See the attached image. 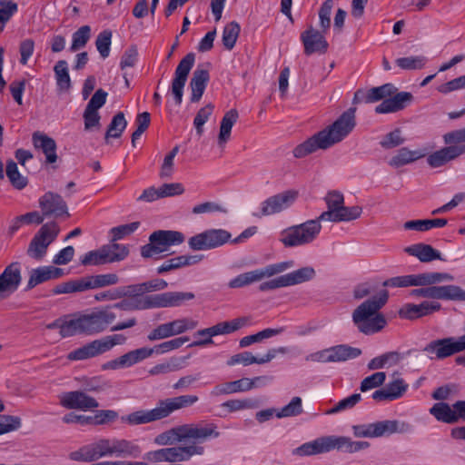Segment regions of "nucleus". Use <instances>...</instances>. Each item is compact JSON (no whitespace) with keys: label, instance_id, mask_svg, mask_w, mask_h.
Returning <instances> with one entry per match:
<instances>
[{"label":"nucleus","instance_id":"obj_49","mask_svg":"<svg viewBox=\"0 0 465 465\" xmlns=\"http://www.w3.org/2000/svg\"><path fill=\"white\" fill-rule=\"evenodd\" d=\"M5 173L13 187L17 190L24 189L28 183L27 178L19 173L17 164L13 160L6 163Z\"/></svg>","mask_w":465,"mask_h":465},{"label":"nucleus","instance_id":"obj_58","mask_svg":"<svg viewBox=\"0 0 465 465\" xmlns=\"http://www.w3.org/2000/svg\"><path fill=\"white\" fill-rule=\"evenodd\" d=\"M228 411L234 412L242 410L255 409L259 406V401L254 399L229 400L222 404Z\"/></svg>","mask_w":465,"mask_h":465},{"label":"nucleus","instance_id":"obj_11","mask_svg":"<svg viewBox=\"0 0 465 465\" xmlns=\"http://www.w3.org/2000/svg\"><path fill=\"white\" fill-rule=\"evenodd\" d=\"M293 261H286L269 264L263 268L241 273L228 282L232 289H238L248 286L253 282L262 281L264 278L272 277L293 267Z\"/></svg>","mask_w":465,"mask_h":465},{"label":"nucleus","instance_id":"obj_18","mask_svg":"<svg viewBox=\"0 0 465 465\" xmlns=\"http://www.w3.org/2000/svg\"><path fill=\"white\" fill-rule=\"evenodd\" d=\"M195 62V54L193 53L187 54L178 64L174 77L171 84V92L176 105H181L183 97V88L187 82L190 71L193 67Z\"/></svg>","mask_w":465,"mask_h":465},{"label":"nucleus","instance_id":"obj_38","mask_svg":"<svg viewBox=\"0 0 465 465\" xmlns=\"http://www.w3.org/2000/svg\"><path fill=\"white\" fill-rule=\"evenodd\" d=\"M254 381H249V378H242L237 381L224 382L216 386L213 393L220 395L248 391L253 389Z\"/></svg>","mask_w":465,"mask_h":465},{"label":"nucleus","instance_id":"obj_24","mask_svg":"<svg viewBox=\"0 0 465 465\" xmlns=\"http://www.w3.org/2000/svg\"><path fill=\"white\" fill-rule=\"evenodd\" d=\"M152 356L150 348L142 347L130 351L124 355L109 361L103 364V370H119L124 368H130L136 363L143 361Z\"/></svg>","mask_w":465,"mask_h":465},{"label":"nucleus","instance_id":"obj_42","mask_svg":"<svg viewBox=\"0 0 465 465\" xmlns=\"http://www.w3.org/2000/svg\"><path fill=\"white\" fill-rule=\"evenodd\" d=\"M361 354L359 348H354L347 344H340L330 347L331 362L345 361L348 360L355 359Z\"/></svg>","mask_w":465,"mask_h":465},{"label":"nucleus","instance_id":"obj_21","mask_svg":"<svg viewBox=\"0 0 465 465\" xmlns=\"http://www.w3.org/2000/svg\"><path fill=\"white\" fill-rule=\"evenodd\" d=\"M60 405L67 410H79L83 411L95 409L99 402L84 391H72L59 395Z\"/></svg>","mask_w":465,"mask_h":465},{"label":"nucleus","instance_id":"obj_2","mask_svg":"<svg viewBox=\"0 0 465 465\" xmlns=\"http://www.w3.org/2000/svg\"><path fill=\"white\" fill-rule=\"evenodd\" d=\"M355 112L356 108H349L332 124L295 146L293 156L303 158L319 149L326 150L342 141L356 125Z\"/></svg>","mask_w":465,"mask_h":465},{"label":"nucleus","instance_id":"obj_43","mask_svg":"<svg viewBox=\"0 0 465 465\" xmlns=\"http://www.w3.org/2000/svg\"><path fill=\"white\" fill-rule=\"evenodd\" d=\"M239 114L236 109H231L225 113L221 121L220 125V133L218 135L219 145L222 146L229 141L231 137L232 128L233 124L237 122Z\"/></svg>","mask_w":465,"mask_h":465},{"label":"nucleus","instance_id":"obj_29","mask_svg":"<svg viewBox=\"0 0 465 465\" xmlns=\"http://www.w3.org/2000/svg\"><path fill=\"white\" fill-rule=\"evenodd\" d=\"M397 92V88L392 84H384L378 87H372L367 92L358 90L354 94L353 103H375L380 100H385Z\"/></svg>","mask_w":465,"mask_h":465},{"label":"nucleus","instance_id":"obj_25","mask_svg":"<svg viewBox=\"0 0 465 465\" xmlns=\"http://www.w3.org/2000/svg\"><path fill=\"white\" fill-rule=\"evenodd\" d=\"M413 101V95L409 92L395 93L383 100L375 107L376 114H391L403 110Z\"/></svg>","mask_w":465,"mask_h":465},{"label":"nucleus","instance_id":"obj_32","mask_svg":"<svg viewBox=\"0 0 465 465\" xmlns=\"http://www.w3.org/2000/svg\"><path fill=\"white\" fill-rule=\"evenodd\" d=\"M362 213V208L359 205L346 207L344 203L336 212H323L319 218L322 221L332 223L350 222L358 219Z\"/></svg>","mask_w":465,"mask_h":465},{"label":"nucleus","instance_id":"obj_15","mask_svg":"<svg viewBox=\"0 0 465 465\" xmlns=\"http://www.w3.org/2000/svg\"><path fill=\"white\" fill-rule=\"evenodd\" d=\"M60 228L55 222L42 225L38 232L32 239L27 254L36 260H41L46 253L47 247L57 237Z\"/></svg>","mask_w":465,"mask_h":465},{"label":"nucleus","instance_id":"obj_52","mask_svg":"<svg viewBox=\"0 0 465 465\" xmlns=\"http://www.w3.org/2000/svg\"><path fill=\"white\" fill-rule=\"evenodd\" d=\"M112 308L120 309L123 311H135V310H147L152 308L151 296L147 295L143 299L137 301L123 300L120 302L109 306Z\"/></svg>","mask_w":465,"mask_h":465},{"label":"nucleus","instance_id":"obj_37","mask_svg":"<svg viewBox=\"0 0 465 465\" xmlns=\"http://www.w3.org/2000/svg\"><path fill=\"white\" fill-rule=\"evenodd\" d=\"M404 251L408 254L417 257L421 262H430L434 260L443 261L441 253L430 244L416 243L406 247Z\"/></svg>","mask_w":465,"mask_h":465},{"label":"nucleus","instance_id":"obj_41","mask_svg":"<svg viewBox=\"0 0 465 465\" xmlns=\"http://www.w3.org/2000/svg\"><path fill=\"white\" fill-rule=\"evenodd\" d=\"M424 156V152L411 151L409 150L407 147H402L400 150H398L397 153L390 159L389 164L394 168H399L403 165L411 163Z\"/></svg>","mask_w":465,"mask_h":465},{"label":"nucleus","instance_id":"obj_4","mask_svg":"<svg viewBox=\"0 0 465 465\" xmlns=\"http://www.w3.org/2000/svg\"><path fill=\"white\" fill-rule=\"evenodd\" d=\"M388 298V291L381 290L378 294L371 296L354 310L352 321L361 332L370 335L385 327L386 320L378 312L385 305Z\"/></svg>","mask_w":465,"mask_h":465},{"label":"nucleus","instance_id":"obj_13","mask_svg":"<svg viewBox=\"0 0 465 465\" xmlns=\"http://www.w3.org/2000/svg\"><path fill=\"white\" fill-rule=\"evenodd\" d=\"M250 317H239L196 331V335H206V339L194 341L190 347H203L213 343V337L226 335L237 331L250 323Z\"/></svg>","mask_w":465,"mask_h":465},{"label":"nucleus","instance_id":"obj_36","mask_svg":"<svg viewBox=\"0 0 465 465\" xmlns=\"http://www.w3.org/2000/svg\"><path fill=\"white\" fill-rule=\"evenodd\" d=\"M63 275V270L54 266H44L34 269L30 272V278L27 282V289H32L36 285L51 279H58Z\"/></svg>","mask_w":465,"mask_h":465},{"label":"nucleus","instance_id":"obj_27","mask_svg":"<svg viewBox=\"0 0 465 465\" xmlns=\"http://www.w3.org/2000/svg\"><path fill=\"white\" fill-rule=\"evenodd\" d=\"M465 153V144L450 145L443 147L427 157L428 164L432 168H438L445 165Z\"/></svg>","mask_w":465,"mask_h":465},{"label":"nucleus","instance_id":"obj_7","mask_svg":"<svg viewBox=\"0 0 465 465\" xmlns=\"http://www.w3.org/2000/svg\"><path fill=\"white\" fill-rule=\"evenodd\" d=\"M369 446L368 441H355L346 436H324L302 444L292 450V454L301 457L312 456L333 450L345 453H355L369 448Z\"/></svg>","mask_w":465,"mask_h":465},{"label":"nucleus","instance_id":"obj_31","mask_svg":"<svg viewBox=\"0 0 465 465\" xmlns=\"http://www.w3.org/2000/svg\"><path fill=\"white\" fill-rule=\"evenodd\" d=\"M412 430V425L406 421L386 420L373 422V432L375 438L390 436L393 433H409Z\"/></svg>","mask_w":465,"mask_h":465},{"label":"nucleus","instance_id":"obj_47","mask_svg":"<svg viewBox=\"0 0 465 465\" xmlns=\"http://www.w3.org/2000/svg\"><path fill=\"white\" fill-rule=\"evenodd\" d=\"M54 71L57 88L60 91H68L71 88V79L68 72L67 62L65 60L58 61L54 67Z\"/></svg>","mask_w":465,"mask_h":465},{"label":"nucleus","instance_id":"obj_64","mask_svg":"<svg viewBox=\"0 0 465 465\" xmlns=\"http://www.w3.org/2000/svg\"><path fill=\"white\" fill-rule=\"evenodd\" d=\"M106 254L104 253V251L103 249V246L94 251H90L86 252L82 258H81V263L84 266L88 265H102L106 264Z\"/></svg>","mask_w":465,"mask_h":465},{"label":"nucleus","instance_id":"obj_17","mask_svg":"<svg viewBox=\"0 0 465 465\" xmlns=\"http://www.w3.org/2000/svg\"><path fill=\"white\" fill-rule=\"evenodd\" d=\"M413 289L410 295L437 300L465 301V291L457 285L431 286Z\"/></svg>","mask_w":465,"mask_h":465},{"label":"nucleus","instance_id":"obj_33","mask_svg":"<svg viewBox=\"0 0 465 465\" xmlns=\"http://www.w3.org/2000/svg\"><path fill=\"white\" fill-rule=\"evenodd\" d=\"M35 148L41 149L45 155L46 163H54L57 160L55 141L41 132H35L32 135Z\"/></svg>","mask_w":465,"mask_h":465},{"label":"nucleus","instance_id":"obj_14","mask_svg":"<svg viewBox=\"0 0 465 465\" xmlns=\"http://www.w3.org/2000/svg\"><path fill=\"white\" fill-rule=\"evenodd\" d=\"M232 234L224 229H208L188 240L190 249L206 251L219 248L231 242Z\"/></svg>","mask_w":465,"mask_h":465},{"label":"nucleus","instance_id":"obj_16","mask_svg":"<svg viewBox=\"0 0 465 465\" xmlns=\"http://www.w3.org/2000/svg\"><path fill=\"white\" fill-rule=\"evenodd\" d=\"M314 276L315 271L312 267H302L290 273L262 282L259 285V290L261 292H267L278 288L292 286L308 282L313 279Z\"/></svg>","mask_w":465,"mask_h":465},{"label":"nucleus","instance_id":"obj_56","mask_svg":"<svg viewBox=\"0 0 465 465\" xmlns=\"http://www.w3.org/2000/svg\"><path fill=\"white\" fill-rule=\"evenodd\" d=\"M395 63L403 70H420L425 66L427 58L423 55L408 56L398 58Z\"/></svg>","mask_w":465,"mask_h":465},{"label":"nucleus","instance_id":"obj_59","mask_svg":"<svg viewBox=\"0 0 465 465\" xmlns=\"http://www.w3.org/2000/svg\"><path fill=\"white\" fill-rule=\"evenodd\" d=\"M91 36V27L89 25H83L73 34L72 45L70 50L74 52L83 48Z\"/></svg>","mask_w":465,"mask_h":465},{"label":"nucleus","instance_id":"obj_26","mask_svg":"<svg viewBox=\"0 0 465 465\" xmlns=\"http://www.w3.org/2000/svg\"><path fill=\"white\" fill-rule=\"evenodd\" d=\"M151 296L152 308L178 307L194 298L193 292H169Z\"/></svg>","mask_w":465,"mask_h":465},{"label":"nucleus","instance_id":"obj_51","mask_svg":"<svg viewBox=\"0 0 465 465\" xmlns=\"http://www.w3.org/2000/svg\"><path fill=\"white\" fill-rule=\"evenodd\" d=\"M283 328L279 329H264L255 334L244 336L240 340L239 345L241 348H245L252 345L254 342H259L264 339L271 338L272 336L278 335L283 331Z\"/></svg>","mask_w":465,"mask_h":465},{"label":"nucleus","instance_id":"obj_3","mask_svg":"<svg viewBox=\"0 0 465 465\" xmlns=\"http://www.w3.org/2000/svg\"><path fill=\"white\" fill-rule=\"evenodd\" d=\"M115 318L116 315L110 307L95 309L89 313L80 314L74 319L64 322L61 336L66 338L77 334L87 336L99 334L106 331Z\"/></svg>","mask_w":465,"mask_h":465},{"label":"nucleus","instance_id":"obj_1","mask_svg":"<svg viewBox=\"0 0 465 465\" xmlns=\"http://www.w3.org/2000/svg\"><path fill=\"white\" fill-rule=\"evenodd\" d=\"M143 448L137 440L123 438H99L69 453V459L78 462H93L105 457L131 458L141 457Z\"/></svg>","mask_w":465,"mask_h":465},{"label":"nucleus","instance_id":"obj_44","mask_svg":"<svg viewBox=\"0 0 465 465\" xmlns=\"http://www.w3.org/2000/svg\"><path fill=\"white\" fill-rule=\"evenodd\" d=\"M430 415H432L438 421L444 422L447 424H454L457 422L456 412L454 409L446 402H437L429 410Z\"/></svg>","mask_w":465,"mask_h":465},{"label":"nucleus","instance_id":"obj_12","mask_svg":"<svg viewBox=\"0 0 465 465\" xmlns=\"http://www.w3.org/2000/svg\"><path fill=\"white\" fill-rule=\"evenodd\" d=\"M453 281V276L447 272H424L390 278L383 282L384 287H409L430 285L441 282Z\"/></svg>","mask_w":465,"mask_h":465},{"label":"nucleus","instance_id":"obj_48","mask_svg":"<svg viewBox=\"0 0 465 465\" xmlns=\"http://www.w3.org/2000/svg\"><path fill=\"white\" fill-rule=\"evenodd\" d=\"M106 254L107 263L121 262L129 255V248L127 245L119 243H111L103 246Z\"/></svg>","mask_w":465,"mask_h":465},{"label":"nucleus","instance_id":"obj_62","mask_svg":"<svg viewBox=\"0 0 465 465\" xmlns=\"http://www.w3.org/2000/svg\"><path fill=\"white\" fill-rule=\"evenodd\" d=\"M213 104H208L197 112L193 120V125L199 136H201L203 134V125L209 120L210 116L213 114Z\"/></svg>","mask_w":465,"mask_h":465},{"label":"nucleus","instance_id":"obj_35","mask_svg":"<svg viewBox=\"0 0 465 465\" xmlns=\"http://www.w3.org/2000/svg\"><path fill=\"white\" fill-rule=\"evenodd\" d=\"M105 353L100 339L92 341L84 346L69 352L67 358L70 361H84L97 357Z\"/></svg>","mask_w":465,"mask_h":465},{"label":"nucleus","instance_id":"obj_54","mask_svg":"<svg viewBox=\"0 0 465 465\" xmlns=\"http://www.w3.org/2000/svg\"><path fill=\"white\" fill-rule=\"evenodd\" d=\"M171 337L193 330L198 322L193 319L182 318L166 322Z\"/></svg>","mask_w":465,"mask_h":465},{"label":"nucleus","instance_id":"obj_57","mask_svg":"<svg viewBox=\"0 0 465 465\" xmlns=\"http://www.w3.org/2000/svg\"><path fill=\"white\" fill-rule=\"evenodd\" d=\"M188 341H189L188 337L174 338L173 340L163 341L160 344H157L153 348H150V351H152V355L153 353L163 354V353H166V352H169L173 350H177V349L181 348Z\"/></svg>","mask_w":465,"mask_h":465},{"label":"nucleus","instance_id":"obj_50","mask_svg":"<svg viewBox=\"0 0 465 465\" xmlns=\"http://www.w3.org/2000/svg\"><path fill=\"white\" fill-rule=\"evenodd\" d=\"M127 122L125 120L124 114L122 112H118L112 119L111 123L108 125L107 131L105 133V141L108 143L109 138H119L124 129L126 128Z\"/></svg>","mask_w":465,"mask_h":465},{"label":"nucleus","instance_id":"obj_60","mask_svg":"<svg viewBox=\"0 0 465 465\" xmlns=\"http://www.w3.org/2000/svg\"><path fill=\"white\" fill-rule=\"evenodd\" d=\"M112 43V31L109 29L102 31L96 37L95 46L100 55L106 58L110 54Z\"/></svg>","mask_w":465,"mask_h":465},{"label":"nucleus","instance_id":"obj_20","mask_svg":"<svg viewBox=\"0 0 465 465\" xmlns=\"http://www.w3.org/2000/svg\"><path fill=\"white\" fill-rule=\"evenodd\" d=\"M39 207L45 217L68 218V207L63 197L55 193L47 192L39 198Z\"/></svg>","mask_w":465,"mask_h":465},{"label":"nucleus","instance_id":"obj_23","mask_svg":"<svg viewBox=\"0 0 465 465\" xmlns=\"http://www.w3.org/2000/svg\"><path fill=\"white\" fill-rule=\"evenodd\" d=\"M460 348L456 344V339L449 337L430 341L423 348V351L430 360H443L458 353Z\"/></svg>","mask_w":465,"mask_h":465},{"label":"nucleus","instance_id":"obj_45","mask_svg":"<svg viewBox=\"0 0 465 465\" xmlns=\"http://www.w3.org/2000/svg\"><path fill=\"white\" fill-rule=\"evenodd\" d=\"M448 220L444 218L411 220L403 224L405 230H415L418 232H427L432 228H441L446 226Z\"/></svg>","mask_w":465,"mask_h":465},{"label":"nucleus","instance_id":"obj_5","mask_svg":"<svg viewBox=\"0 0 465 465\" xmlns=\"http://www.w3.org/2000/svg\"><path fill=\"white\" fill-rule=\"evenodd\" d=\"M217 425L211 422L205 424H183L172 428L158 434L154 438L157 445H173L176 442L192 440L193 444H201L209 439L220 437Z\"/></svg>","mask_w":465,"mask_h":465},{"label":"nucleus","instance_id":"obj_19","mask_svg":"<svg viewBox=\"0 0 465 465\" xmlns=\"http://www.w3.org/2000/svg\"><path fill=\"white\" fill-rule=\"evenodd\" d=\"M298 192L286 190L270 196L261 203V211L254 213L256 217L269 216L282 212L289 208L297 199Z\"/></svg>","mask_w":465,"mask_h":465},{"label":"nucleus","instance_id":"obj_22","mask_svg":"<svg viewBox=\"0 0 465 465\" xmlns=\"http://www.w3.org/2000/svg\"><path fill=\"white\" fill-rule=\"evenodd\" d=\"M324 33L310 25L301 34V41L306 55H312V54H324L328 51L329 44L325 39Z\"/></svg>","mask_w":465,"mask_h":465},{"label":"nucleus","instance_id":"obj_61","mask_svg":"<svg viewBox=\"0 0 465 465\" xmlns=\"http://www.w3.org/2000/svg\"><path fill=\"white\" fill-rule=\"evenodd\" d=\"M302 412V401L300 397H293L289 404L282 407L277 413L279 419L293 417Z\"/></svg>","mask_w":465,"mask_h":465},{"label":"nucleus","instance_id":"obj_46","mask_svg":"<svg viewBox=\"0 0 465 465\" xmlns=\"http://www.w3.org/2000/svg\"><path fill=\"white\" fill-rule=\"evenodd\" d=\"M401 359V357L399 352L389 351L371 359L368 362L367 367L371 371L389 368L398 364Z\"/></svg>","mask_w":465,"mask_h":465},{"label":"nucleus","instance_id":"obj_28","mask_svg":"<svg viewBox=\"0 0 465 465\" xmlns=\"http://www.w3.org/2000/svg\"><path fill=\"white\" fill-rule=\"evenodd\" d=\"M440 308L438 302H423L420 304L407 303L400 309L399 315L402 319L415 320L438 312Z\"/></svg>","mask_w":465,"mask_h":465},{"label":"nucleus","instance_id":"obj_6","mask_svg":"<svg viewBox=\"0 0 465 465\" xmlns=\"http://www.w3.org/2000/svg\"><path fill=\"white\" fill-rule=\"evenodd\" d=\"M199 401L198 396L186 394L160 400L155 408L146 411H137L126 417L131 425H140L160 420L169 417L176 411L193 406Z\"/></svg>","mask_w":465,"mask_h":465},{"label":"nucleus","instance_id":"obj_39","mask_svg":"<svg viewBox=\"0 0 465 465\" xmlns=\"http://www.w3.org/2000/svg\"><path fill=\"white\" fill-rule=\"evenodd\" d=\"M83 280L84 291L104 288L119 282V277L115 273L87 275L84 276Z\"/></svg>","mask_w":465,"mask_h":465},{"label":"nucleus","instance_id":"obj_8","mask_svg":"<svg viewBox=\"0 0 465 465\" xmlns=\"http://www.w3.org/2000/svg\"><path fill=\"white\" fill-rule=\"evenodd\" d=\"M321 231V220L317 217L283 230L281 233L280 242L285 247L306 245L312 242Z\"/></svg>","mask_w":465,"mask_h":465},{"label":"nucleus","instance_id":"obj_40","mask_svg":"<svg viewBox=\"0 0 465 465\" xmlns=\"http://www.w3.org/2000/svg\"><path fill=\"white\" fill-rule=\"evenodd\" d=\"M186 358L185 357H172L168 361L158 363L153 366L148 373L151 376H158L168 374L182 370L185 367Z\"/></svg>","mask_w":465,"mask_h":465},{"label":"nucleus","instance_id":"obj_30","mask_svg":"<svg viewBox=\"0 0 465 465\" xmlns=\"http://www.w3.org/2000/svg\"><path fill=\"white\" fill-rule=\"evenodd\" d=\"M21 270L17 262L9 264L0 274V294L15 292L21 283Z\"/></svg>","mask_w":465,"mask_h":465},{"label":"nucleus","instance_id":"obj_53","mask_svg":"<svg viewBox=\"0 0 465 465\" xmlns=\"http://www.w3.org/2000/svg\"><path fill=\"white\" fill-rule=\"evenodd\" d=\"M240 25L235 21H232L224 26L222 41L227 50H232L234 47L240 35Z\"/></svg>","mask_w":465,"mask_h":465},{"label":"nucleus","instance_id":"obj_55","mask_svg":"<svg viewBox=\"0 0 465 465\" xmlns=\"http://www.w3.org/2000/svg\"><path fill=\"white\" fill-rule=\"evenodd\" d=\"M84 291L83 277L57 284L52 291L54 294L82 292Z\"/></svg>","mask_w":465,"mask_h":465},{"label":"nucleus","instance_id":"obj_34","mask_svg":"<svg viewBox=\"0 0 465 465\" xmlns=\"http://www.w3.org/2000/svg\"><path fill=\"white\" fill-rule=\"evenodd\" d=\"M209 80L210 74L207 69L198 66L194 70L190 81V88L192 91L190 100L192 103H197L201 100Z\"/></svg>","mask_w":465,"mask_h":465},{"label":"nucleus","instance_id":"obj_9","mask_svg":"<svg viewBox=\"0 0 465 465\" xmlns=\"http://www.w3.org/2000/svg\"><path fill=\"white\" fill-rule=\"evenodd\" d=\"M185 240L183 233L172 230L154 231L149 236V242L141 247V256L153 258L167 252L170 247L179 245Z\"/></svg>","mask_w":465,"mask_h":465},{"label":"nucleus","instance_id":"obj_63","mask_svg":"<svg viewBox=\"0 0 465 465\" xmlns=\"http://www.w3.org/2000/svg\"><path fill=\"white\" fill-rule=\"evenodd\" d=\"M386 380V373L383 371L374 372L371 375L364 378L360 386V390L362 392H366L372 389L381 386Z\"/></svg>","mask_w":465,"mask_h":465},{"label":"nucleus","instance_id":"obj_10","mask_svg":"<svg viewBox=\"0 0 465 465\" xmlns=\"http://www.w3.org/2000/svg\"><path fill=\"white\" fill-rule=\"evenodd\" d=\"M204 448L200 445L192 444L188 446H178L150 450L143 455V460L158 462H177L187 461L194 455H203Z\"/></svg>","mask_w":465,"mask_h":465}]
</instances>
